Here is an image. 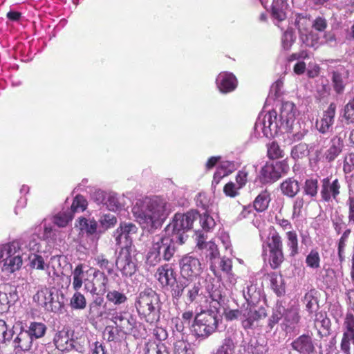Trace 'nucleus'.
<instances>
[{"label":"nucleus","instance_id":"1","mask_svg":"<svg viewBox=\"0 0 354 354\" xmlns=\"http://www.w3.org/2000/svg\"><path fill=\"white\" fill-rule=\"evenodd\" d=\"M156 277L162 288L170 286L174 302L183 299L187 306L198 305L207 301L206 292L201 281H176V274L169 264L158 268Z\"/></svg>","mask_w":354,"mask_h":354},{"label":"nucleus","instance_id":"2","mask_svg":"<svg viewBox=\"0 0 354 354\" xmlns=\"http://www.w3.org/2000/svg\"><path fill=\"white\" fill-rule=\"evenodd\" d=\"M167 202L158 197L146 198L140 205L133 207L132 212L144 229L151 230L160 227L166 218Z\"/></svg>","mask_w":354,"mask_h":354},{"label":"nucleus","instance_id":"3","mask_svg":"<svg viewBox=\"0 0 354 354\" xmlns=\"http://www.w3.org/2000/svg\"><path fill=\"white\" fill-rule=\"evenodd\" d=\"M162 305L159 295L151 288L141 291L135 300L140 319L150 325H155L160 321Z\"/></svg>","mask_w":354,"mask_h":354},{"label":"nucleus","instance_id":"4","mask_svg":"<svg viewBox=\"0 0 354 354\" xmlns=\"http://www.w3.org/2000/svg\"><path fill=\"white\" fill-rule=\"evenodd\" d=\"M199 217L200 214L196 210H190L185 214L176 213L172 221L167 225L165 232L175 236L176 241L182 245L185 243V233L194 229Z\"/></svg>","mask_w":354,"mask_h":354},{"label":"nucleus","instance_id":"5","mask_svg":"<svg viewBox=\"0 0 354 354\" xmlns=\"http://www.w3.org/2000/svg\"><path fill=\"white\" fill-rule=\"evenodd\" d=\"M176 236L165 232V235L154 239L150 251L148 253L147 259L151 264L160 262L161 257L165 261H169L176 252Z\"/></svg>","mask_w":354,"mask_h":354},{"label":"nucleus","instance_id":"6","mask_svg":"<svg viewBox=\"0 0 354 354\" xmlns=\"http://www.w3.org/2000/svg\"><path fill=\"white\" fill-rule=\"evenodd\" d=\"M219 321L217 313L213 310H202L194 317L193 332L198 337L207 338L218 330Z\"/></svg>","mask_w":354,"mask_h":354},{"label":"nucleus","instance_id":"7","mask_svg":"<svg viewBox=\"0 0 354 354\" xmlns=\"http://www.w3.org/2000/svg\"><path fill=\"white\" fill-rule=\"evenodd\" d=\"M290 19L292 24L298 29L303 43L307 46L314 47L317 44L318 37H316L314 39L315 36L314 34L307 35L304 33L311 26L310 15L307 12L299 13L294 12L292 13Z\"/></svg>","mask_w":354,"mask_h":354},{"label":"nucleus","instance_id":"8","mask_svg":"<svg viewBox=\"0 0 354 354\" xmlns=\"http://www.w3.org/2000/svg\"><path fill=\"white\" fill-rule=\"evenodd\" d=\"M180 273L183 281H194L203 272L200 260L189 254L184 255L179 261Z\"/></svg>","mask_w":354,"mask_h":354},{"label":"nucleus","instance_id":"9","mask_svg":"<svg viewBox=\"0 0 354 354\" xmlns=\"http://www.w3.org/2000/svg\"><path fill=\"white\" fill-rule=\"evenodd\" d=\"M115 265L122 275L131 277L137 270V260L129 247L121 248L117 257Z\"/></svg>","mask_w":354,"mask_h":354},{"label":"nucleus","instance_id":"10","mask_svg":"<svg viewBox=\"0 0 354 354\" xmlns=\"http://www.w3.org/2000/svg\"><path fill=\"white\" fill-rule=\"evenodd\" d=\"M109 278L104 271L94 269L93 278L84 281V288L92 295L102 296L108 290Z\"/></svg>","mask_w":354,"mask_h":354},{"label":"nucleus","instance_id":"11","mask_svg":"<svg viewBox=\"0 0 354 354\" xmlns=\"http://www.w3.org/2000/svg\"><path fill=\"white\" fill-rule=\"evenodd\" d=\"M343 334L340 342V350L344 354H351V345L354 346V315L347 313L342 324Z\"/></svg>","mask_w":354,"mask_h":354},{"label":"nucleus","instance_id":"12","mask_svg":"<svg viewBox=\"0 0 354 354\" xmlns=\"http://www.w3.org/2000/svg\"><path fill=\"white\" fill-rule=\"evenodd\" d=\"M342 180L337 178H333L332 176L324 178L321 180L320 195L324 202H330L333 199L337 201L340 194Z\"/></svg>","mask_w":354,"mask_h":354},{"label":"nucleus","instance_id":"13","mask_svg":"<svg viewBox=\"0 0 354 354\" xmlns=\"http://www.w3.org/2000/svg\"><path fill=\"white\" fill-rule=\"evenodd\" d=\"M57 294L50 289L44 288L38 290L33 299L37 304L49 312H56L61 308V303L56 299Z\"/></svg>","mask_w":354,"mask_h":354},{"label":"nucleus","instance_id":"14","mask_svg":"<svg viewBox=\"0 0 354 354\" xmlns=\"http://www.w3.org/2000/svg\"><path fill=\"white\" fill-rule=\"evenodd\" d=\"M288 169L287 164L281 161L275 164L267 162L261 169V180L264 183H274L286 174Z\"/></svg>","mask_w":354,"mask_h":354},{"label":"nucleus","instance_id":"15","mask_svg":"<svg viewBox=\"0 0 354 354\" xmlns=\"http://www.w3.org/2000/svg\"><path fill=\"white\" fill-rule=\"evenodd\" d=\"M337 106L332 102L326 110L324 111L319 118L315 122L316 129L321 133L326 134L332 132L335 122Z\"/></svg>","mask_w":354,"mask_h":354},{"label":"nucleus","instance_id":"16","mask_svg":"<svg viewBox=\"0 0 354 354\" xmlns=\"http://www.w3.org/2000/svg\"><path fill=\"white\" fill-rule=\"evenodd\" d=\"M111 320L115 324L117 330L124 335L131 334L136 324V319L132 315H127L123 312H115Z\"/></svg>","mask_w":354,"mask_h":354},{"label":"nucleus","instance_id":"17","mask_svg":"<svg viewBox=\"0 0 354 354\" xmlns=\"http://www.w3.org/2000/svg\"><path fill=\"white\" fill-rule=\"evenodd\" d=\"M243 320L242 326L245 329H250L253 327L255 322L264 319L267 316L265 308L260 307L257 308L252 306H248L242 310Z\"/></svg>","mask_w":354,"mask_h":354},{"label":"nucleus","instance_id":"18","mask_svg":"<svg viewBox=\"0 0 354 354\" xmlns=\"http://www.w3.org/2000/svg\"><path fill=\"white\" fill-rule=\"evenodd\" d=\"M292 350L299 354H314L316 352L315 344L312 335L303 334L290 344Z\"/></svg>","mask_w":354,"mask_h":354},{"label":"nucleus","instance_id":"19","mask_svg":"<svg viewBox=\"0 0 354 354\" xmlns=\"http://www.w3.org/2000/svg\"><path fill=\"white\" fill-rule=\"evenodd\" d=\"M74 331L68 328L59 330L53 338V342L56 348L61 351H72V340Z\"/></svg>","mask_w":354,"mask_h":354},{"label":"nucleus","instance_id":"20","mask_svg":"<svg viewBox=\"0 0 354 354\" xmlns=\"http://www.w3.org/2000/svg\"><path fill=\"white\" fill-rule=\"evenodd\" d=\"M344 147L343 138L335 135L330 140V145L324 152V158L327 162H333L342 152Z\"/></svg>","mask_w":354,"mask_h":354},{"label":"nucleus","instance_id":"21","mask_svg":"<svg viewBox=\"0 0 354 354\" xmlns=\"http://www.w3.org/2000/svg\"><path fill=\"white\" fill-rule=\"evenodd\" d=\"M220 91L224 93L233 91L237 86L238 81L234 75L228 72H221L216 79Z\"/></svg>","mask_w":354,"mask_h":354},{"label":"nucleus","instance_id":"22","mask_svg":"<svg viewBox=\"0 0 354 354\" xmlns=\"http://www.w3.org/2000/svg\"><path fill=\"white\" fill-rule=\"evenodd\" d=\"M33 340L26 330L21 328L20 332L14 338L12 344L15 349L24 351H29L32 346Z\"/></svg>","mask_w":354,"mask_h":354},{"label":"nucleus","instance_id":"23","mask_svg":"<svg viewBox=\"0 0 354 354\" xmlns=\"http://www.w3.org/2000/svg\"><path fill=\"white\" fill-rule=\"evenodd\" d=\"M136 227L134 224H122L120 227L117 229L115 232V241L118 244L122 242H131L130 235L136 232Z\"/></svg>","mask_w":354,"mask_h":354},{"label":"nucleus","instance_id":"24","mask_svg":"<svg viewBox=\"0 0 354 354\" xmlns=\"http://www.w3.org/2000/svg\"><path fill=\"white\" fill-rule=\"evenodd\" d=\"M296 109L294 103L285 102L281 104L279 118L282 123L289 125L295 120Z\"/></svg>","mask_w":354,"mask_h":354},{"label":"nucleus","instance_id":"25","mask_svg":"<svg viewBox=\"0 0 354 354\" xmlns=\"http://www.w3.org/2000/svg\"><path fill=\"white\" fill-rule=\"evenodd\" d=\"M283 250L281 236L277 232L270 233L263 245V252H272Z\"/></svg>","mask_w":354,"mask_h":354},{"label":"nucleus","instance_id":"26","mask_svg":"<svg viewBox=\"0 0 354 354\" xmlns=\"http://www.w3.org/2000/svg\"><path fill=\"white\" fill-rule=\"evenodd\" d=\"M281 193L290 198L295 197L300 191L299 182L293 178H288L280 185Z\"/></svg>","mask_w":354,"mask_h":354},{"label":"nucleus","instance_id":"27","mask_svg":"<svg viewBox=\"0 0 354 354\" xmlns=\"http://www.w3.org/2000/svg\"><path fill=\"white\" fill-rule=\"evenodd\" d=\"M271 201L270 193L268 190L264 189L261 191L253 201V208L257 212H265Z\"/></svg>","mask_w":354,"mask_h":354},{"label":"nucleus","instance_id":"28","mask_svg":"<svg viewBox=\"0 0 354 354\" xmlns=\"http://www.w3.org/2000/svg\"><path fill=\"white\" fill-rule=\"evenodd\" d=\"M2 265V269L10 272H13L20 268L22 265V259L21 253L11 257L10 259L0 261V266Z\"/></svg>","mask_w":354,"mask_h":354},{"label":"nucleus","instance_id":"29","mask_svg":"<svg viewBox=\"0 0 354 354\" xmlns=\"http://www.w3.org/2000/svg\"><path fill=\"white\" fill-rule=\"evenodd\" d=\"M46 330L47 327L44 323L37 322H30L26 329L33 341L43 337L46 334Z\"/></svg>","mask_w":354,"mask_h":354},{"label":"nucleus","instance_id":"30","mask_svg":"<svg viewBox=\"0 0 354 354\" xmlns=\"http://www.w3.org/2000/svg\"><path fill=\"white\" fill-rule=\"evenodd\" d=\"M346 77L339 71H333L332 73V85L337 94L339 95L344 93L346 84Z\"/></svg>","mask_w":354,"mask_h":354},{"label":"nucleus","instance_id":"31","mask_svg":"<svg viewBox=\"0 0 354 354\" xmlns=\"http://www.w3.org/2000/svg\"><path fill=\"white\" fill-rule=\"evenodd\" d=\"M286 236L289 255L293 257L299 253L297 234L295 231L290 230L286 233Z\"/></svg>","mask_w":354,"mask_h":354},{"label":"nucleus","instance_id":"32","mask_svg":"<svg viewBox=\"0 0 354 354\" xmlns=\"http://www.w3.org/2000/svg\"><path fill=\"white\" fill-rule=\"evenodd\" d=\"M351 233V230L349 228L346 229L338 241L337 254L339 260L341 263L345 260V249Z\"/></svg>","mask_w":354,"mask_h":354},{"label":"nucleus","instance_id":"33","mask_svg":"<svg viewBox=\"0 0 354 354\" xmlns=\"http://www.w3.org/2000/svg\"><path fill=\"white\" fill-rule=\"evenodd\" d=\"M93 259L95 262V265L98 267L97 269L102 271L106 270L109 274L113 272V263L109 260L106 254H97Z\"/></svg>","mask_w":354,"mask_h":354},{"label":"nucleus","instance_id":"34","mask_svg":"<svg viewBox=\"0 0 354 354\" xmlns=\"http://www.w3.org/2000/svg\"><path fill=\"white\" fill-rule=\"evenodd\" d=\"M106 298L108 301L113 303L116 306L124 304L127 301L126 295L116 290H107Z\"/></svg>","mask_w":354,"mask_h":354},{"label":"nucleus","instance_id":"35","mask_svg":"<svg viewBox=\"0 0 354 354\" xmlns=\"http://www.w3.org/2000/svg\"><path fill=\"white\" fill-rule=\"evenodd\" d=\"M283 2L282 0H273L272 3L271 14L274 19L282 21L286 18V15L283 10Z\"/></svg>","mask_w":354,"mask_h":354},{"label":"nucleus","instance_id":"36","mask_svg":"<svg viewBox=\"0 0 354 354\" xmlns=\"http://www.w3.org/2000/svg\"><path fill=\"white\" fill-rule=\"evenodd\" d=\"M70 306L72 309L83 310L86 306L85 296L80 292L75 291L70 300Z\"/></svg>","mask_w":354,"mask_h":354},{"label":"nucleus","instance_id":"37","mask_svg":"<svg viewBox=\"0 0 354 354\" xmlns=\"http://www.w3.org/2000/svg\"><path fill=\"white\" fill-rule=\"evenodd\" d=\"M321 257L317 249H312L306 257V266L314 270L320 268Z\"/></svg>","mask_w":354,"mask_h":354},{"label":"nucleus","instance_id":"38","mask_svg":"<svg viewBox=\"0 0 354 354\" xmlns=\"http://www.w3.org/2000/svg\"><path fill=\"white\" fill-rule=\"evenodd\" d=\"M83 265L78 264L73 271V288L75 291L79 290L83 284Z\"/></svg>","mask_w":354,"mask_h":354},{"label":"nucleus","instance_id":"39","mask_svg":"<svg viewBox=\"0 0 354 354\" xmlns=\"http://www.w3.org/2000/svg\"><path fill=\"white\" fill-rule=\"evenodd\" d=\"M284 259L283 250L268 253V262L270 267L274 270L279 268L284 261Z\"/></svg>","mask_w":354,"mask_h":354},{"label":"nucleus","instance_id":"40","mask_svg":"<svg viewBox=\"0 0 354 354\" xmlns=\"http://www.w3.org/2000/svg\"><path fill=\"white\" fill-rule=\"evenodd\" d=\"M267 155L270 159L276 160L283 158L284 152L276 141H272L267 145Z\"/></svg>","mask_w":354,"mask_h":354},{"label":"nucleus","instance_id":"41","mask_svg":"<svg viewBox=\"0 0 354 354\" xmlns=\"http://www.w3.org/2000/svg\"><path fill=\"white\" fill-rule=\"evenodd\" d=\"M21 253L19 251V247L16 243H11L5 245L0 252V261L7 259L11 257H14L15 254Z\"/></svg>","mask_w":354,"mask_h":354},{"label":"nucleus","instance_id":"42","mask_svg":"<svg viewBox=\"0 0 354 354\" xmlns=\"http://www.w3.org/2000/svg\"><path fill=\"white\" fill-rule=\"evenodd\" d=\"M295 40L296 37L294 32L292 30H286L281 39L282 48L286 51L290 50Z\"/></svg>","mask_w":354,"mask_h":354},{"label":"nucleus","instance_id":"43","mask_svg":"<svg viewBox=\"0 0 354 354\" xmlns=\"http://www.w3.org/2000/svg\"><path fill=\"white\" fill-rule=\"evenodd\" d=\"M304 303L306 304V310L310 314L315 313L319 309V302L317 297H314L311 293H306L304 296Z\"/></svg>","mask_w":354,"mask_h":354},{"label":"nucleus","instance_id":"44","mask_svg":"<svg viewBox=\"0 0 354 354\" xmlns=\"http://www.w3.org/2000/svg\"><path fill=\"white\" fill-rule=\"evenodd\" d=\"M300 319L299 313L295 310H288L284 315V321L286 327L294 328Z\"/></svg>","mask_w":354,"mask_h":354},{"label":"nucleus","instance_id":"45","mask_svg":"<svg viewBox=\"0 0 354 354\" xmlns=\"http://www.w3.org/2000/svg\"><path fill=\"white\" fill-rule=\"evenodd\" d=\"M235 344L231 337H226L223 339L222 344L216 351L218 354H233Z\"/></svg>","mask_w":354,"mask_h":354},{"label":"nucleus","instance_id":"46","mask_svg":"<svg viewBox=\"0 0 354 354\" xmlns=\"http://www.w3.org/2000/svg\"><path fill=\"white\" fill-rule=\"evenodd\" d=\"M318 180L317 179H307L305 181L304 192L305 194L310 197H315L317 194Z\"/></svg>","mask_w":354,"mask_h":354},{"label":"nucleus","instance_id":"47","mask_svg":"<svg viewBox=\"0 0 354 354\" xmlns=\"http://www.w3.org/2000/svg\"><path fill=\"white\" fill-rule=\"evenodd\" d=\"M79 223L81 229L84 230L88 234L92 235L97 231V223L94 219L88 220L86 218H82L80 219Z\"/></svg>","mask_w":354,"mask_h":354},{"label":"nucleus","instance_id":"48","mask_svg":"<svg viewBox=\"0 0 354 354\" xmlns=\"http://www.w3.org/2000/svg\"><path fill=\"white\" fill-rule=\"evenodd\" d=\"M270 285L273 291L278 297H281L285 294V286L281 281L279 282L277 275L275 273L270 274Z\"/></svg>","mask_w":354,"mask_h":354},{"label":"nucleus","instance_id":"49","mask_svg":"<svg viewBox=\"0 0 354 354\" xmlns=\"http://www.w3.org/2000/svg\"><path fill=\"white\" fill-rule=\"evenodd\" d=\"M202 229L205 232H209L213 229L216 225L214 219L207 213L200 214L198 220Z\"/></svg>","mask_w":354,"mask_h":354},{"label":"nucleus","instance_id":"50","mask_svg":"<svg viewBox=\"0 0 354 354\" xmlns=\"http://www.w3.org/2000/svg\"><path fill=\"white\" fill-rule=\"evenodd\" d=\"M309 153L308 146L306 144L299 143L295 146L291 151V156L295 160L301 159L308 156Z\"/></svg>","mask_w":354,"mask_h":354},{"label":"nucleus","instance_id":"51","mask_svg":"<svg viewBox=\"0 0 354 354\" xmlns=\"http://www.w3.org/2000/svg\"><path fill=\"white\" fill-rule=\"evenodd\" d=\"M14 332L12 329H8L6 322L0 319V342L6 343L8 341H10Z\"/></svg>","mask_w":354,"mask_h":354},{"label":"nucleus","instance_id":"52","mask_svg":"<svg viewBox=\"0 0 354 354\" xmlns=\"http://www.w3.org/2000/svg\"><path fill=\"white\" fill-rule=\"evenodd\" d=\"M145 354H169L164 344L150 342L146 344Z\"/></svg>","mask_w":354,"mask_h":354},{"label":"nucleus","instance_id":"53","mask_svg":"<svg viewBox=\"0 0 354 354\" xmlns=\"http://www.w3.org/2000/svg\"><path fill=\"white\" fill-rule=\"evenodd\" d=\"M343 116L346 124L354 123V97L345 105Z\"/></svg>","mask_w":354,"mask_h":354},{"label":"nucleus","instance_id":"54","mask_svg":"<svg viewBox=\"0 0 354 354\" xmlns=\"http://www.w3.org/2000/svg\"><path fill=\"white\" fill-rule=\"evenodd\" d=\"M87 207V201L82 195H77L72 203L71 210L73 212H83Z\"/></svg>","mask_w":354,"mask_h":354},{"label":"nucleus","instance_id":"55","mask_svg":"<svg viewBox=\"0 0 354 354\" xmlns=\"http://www.w3.org/2000/svg\"><path fill=\"white\" fill-rule=\"evenodd\" d=\"M277 112L274 110L266 113L263 122L264 128H269L270 131H272V127L274 129H277Z\"/></svg>","mask_w":354,"mask_h":354},{"label":"nucleus","instance_id":"56","mask_svg":"<svg viewBox=\"0 0 354 354\" xmlns=\"http://www.w3.org/2000/svg\"><path fill=\"white\" fill-rule=\"evenodd\" d=\"M174 354H194L188 343L183 341H176L174 344Z\"/></svg>","mask_w":354,"mask_h":354},{"label":"nucleus","instance_id":"57","mask_svg":"<svg viewBox=\"0 0 354 354\" xmlns=\"http://www.w3.org/2000/svg\"><path fill=\"white\" fill-rule=\"evenodd\" d=\"M72 216L66 212H59L53 218V222L60 227H66L69 221L72 220Z\"/></svg>","mask_w":354,"mask_h":354},{"label":"nucleus","instance_id":"58","mask_svg":"<svg viewBox=\"0 0 354 354\" xmlns=\"http://www.w3.org/2000/svg\"><path fill=\"white\" fill-rule=\"evenodd\" d=\"M354 170V152L347 153L344 158L343 171L344 174H350Z\"/></svg>","mask_w":354,"mask_h":354},{"label":"nucleus","instance_id":"59","mask_svg":"<svg viewBox=\"0 0 354 354\" xmlns=\"http://www.w3.org/2000/svg\"><path fill=\"white\" fill-rule=\"evenodd\" d=\"M88 344V339L85 336H80L72 340V350H75L80 353L84 351V349Z\"/></svg>","mask_w":354,"mask_h":354},{"label":"nucleus","instance_id":"60","mask_svg":"<svg viewBox=\"0 0 354 354\" xmlns=\"http://www.w3.org/2000/svg\"><path fill=\"white\" fill-rule=\"evenodd\" d=\"M306 201L303 196H299L295 200L292 206V218H297L301 216V211Z\"/></svg>","mask_w":354,"mask_h":354},{"label":"nucleus","instance_id":"61","mask_svg":"<svg viewBox=\"0 0 354 354\" xmlns=\"http://www.w3.org/2000/svg\"><path fill=\"white\" fill-rule=\"evenodd\" d=\"M239 189L240 188H239V187L236 186L234 183L230 181L225 185L223 187V192L225 196L228 197L235 198L239 195Z\"/></svg>","mask_w":354,"mask_h":354},{"label":"nucleus","instance_id":"62","mask_svg":"<svg viewBox=\"0 0 354 354\" xmlns=\"http://www.w3.org/2000/svg\"><path fill=\"white\" fill-rule=\"evenodd\" d=\"M346 206L348 207L347 219L350 225L354 226V196H349L346 201Z\"/></svg>","mask_w":354,"mask_h":354},{"label":"nucleus","instance_id":"63","mask_svg":"<svg viewBox=\"0 0 354 354\" xmlns=\"http://www.w3.org/2000/svg\"><path fill=\"white\" fill-rule=\"evenodd\" d=\"M30 267L34 269L44 270L48 266L45 263L41 255L35 254L30 259Z\"/></svg>","mask_w":354,"mask_h":354},{"label":"nucleus","instance_id":"64","mask_svg":"<svg viewBox=\"0 0 354 354\" xmlns=\"http://www.w3.org/2000/svg\"><path fill=\"white\" fill-rule=\"evenodd\" d=\"M203 249L206 250V255L209 257L211 260L215 259L219 254L217 245L212 241H208Z\"/></svg>","mask_w":354,"mask_h":354}]
</instances>
